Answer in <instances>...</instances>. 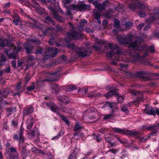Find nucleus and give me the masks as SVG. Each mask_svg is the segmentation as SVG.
Segmentation results:
<instances>
[{
  "mask_svg": "<svg viewBox=\"0 0 159 159\" xmlns=\"http://www.w3.org/2000/svg\"><path fill=\"white\" fill-rule=\"evenodd\" d=\"M133 37L131 34H127L122 36H119L117 39L118 42L123 45L130 44L129 47H131L129 49L125 50L124 52L126 55L131 58L132 61H135L140 58V55L136 52L139 48V45H141L143 41L142 39L138 38L134 41H132Z\"/></svg>",
  "mask_w": 159,
  "mask_h": 159,
  "instance_id": "obj_1",
  "label": "nucleus"
},
{
  "mask_svg": "<svg viewBox=\"0 0 159 159\" xmlns=\"http://www.w3.org/2000/svg\"><path fill=\"white\" fill-rule=\"evenodd\" d=\"M70 29L69 31L66 33L67 37L64 39V40L66 43H69L71 39L77 40L81 38V34L78 31H75L76 28L70 22H69Z\"/></svg>",
  "mask_w": 159,
  "mask_h": 159,
  "instance_id": "obj_2",
  "label": "nucleus"
},
{
  "mask_svg": "<svg viewBox=\"0 0 159 159\" xmlns=\"http://www.w3.org/2000/svg\"><path fill=\"white\" fill-rule=\"evenodd\" d=\"M126 75L128 78L133 77L134 78H139L143 81L151 80L152 78L151 76V74L148 72L140 71L135 73L131 74L125 71V72Z\"/></svg>",
  "mask_w": 159,
  "mask_h": 159,
  "instance_id": "obj_3",
  "label": "nucleus"
},
{
  "mask_svg": "<svg viewBox=\"0 0 159 159\" xmlns=\"http://www.w3.org/2000/svg\"><path fill=\"white\" fill-rule=\"evenodd\" d=\"M108 46L110 48L111 51L107 52V56L111 60H119V55L121 54V52L118 49L117 45L109 43Z\"/></svg>",
  "mask_w": 159,
  "mask_h": 159,
  "instance_id": "obj_4",
  "label": "nucleus"
},
{
  "mask_svg": "<svg viewBox=\"0 0 159 159\" xmlns=\"http://www.w3.org/2000/svg\"><path fill=\"white\" fill-rule=\"evenodd\" d=\"M139 45V48L138 50L140 51L141 54L143 55L141 56V57H144L148 54L149 52L153 53L154 52V47L153 45H151L150 46H148L145 45H143L142 46Z\"/></svg>",
  "mask_w": 159,
  "mask_h": 159,
  "instance_id": "obj_5",
  "label": "nucleus"
},
{
  "mask_svg": "<svg viewBox=\"0 0 159 159\" xmlns=\"http://www.w3.org/2000/svg\"><path fill=\"white\" fill-rule=\"evenodd\" d=\"M11 45L9 47H11V49L13 50L11 53L7 54V56L9 58L16 59L17 58V52L21 51L22 48L19 44H18L16 47L11 43Z\"/></svg>",
  "mask_w": 159,
  "mask_h": 159,
  "instance_id": "obj_6",
  "label": "nucleus"
},
{
  "mask_svg": "<svg viewBox=\"0 0 159 159\" xmlns=\"http://www.w3.org/2000/svg\"><path fill=\"white\" fill-rule=\"evenodd\" d=\"M103 108L106 109V108H109L112 111V113H114L116 112L118 109V106L117 104L115 102H106L103 105Z\"/></svg>",
  "mask_w": 159,
  "mask_h": 159,
  "instance_id": "obj_7",
  "label": "nucleus"
},
{
  "mask_svg": "<svg viewBox=\"0 0 159 159\" xmlns=\"http://www.w3.org/2000/svg\"><path fill=\"white\" fill-rule=\"evenodd\" d=\"M76 54L79 57H84L87 55H89L91 52L89 49H84L81 47L78 48L76 50Z\"/></svg>",
  "mask_w": 159,
  "mask_h": 159,
  "instance_id": "obj_8",
  "label": "nucleus"
},
{
  "mask_svg": "<svg viewBox=\"0 0 159 159\" xmlns=\"http://www.w3.org/2000/svg\"><path fill=\"white\" fill-rule=\"evenodd\" d=\"M91 7L90 4H85L82 2L80 4L73 5L72 8L73 9H78L79 11H82L86 10H89Z\"/></svg>",
  "mask_w": 159,
  "mask_h": 159,
  "instance_id": "obj_9",
  "label": "nucleus"
},
{
  "mask_svg": "<svg viewBox=\"0 0 159 159\" xmlns=\"http://www.w3.org/2000/svg\"><path fill=\"white\" fill-rule=\"evenodd\" d=\"M47 1L51 2V4L48 7L49 9V7H51L52 8L56 9L58 11L61 13L62 14H64V12L62 11L61 8L59 7L58 2L56 0H47Z\"/></svg>",
  "mask_w": 159,
  "mask_h": 159,
  "instance_id": "obj_10",
  "label": "nucleus"
},
{
  "mask_svg": "<svg viewBox=\"0 0 159 159\" xmlns=\"http://www.w3.org/2000/svg\"><path fill=\"white\" fill-rule=\"evenodd\" d=\"M49 10L50 11L51 13L53 15V17L55 19L60 22L64 21V19L62 18L61 16L56 12V10L57 11L56 9L50 7Z\"/></svg>",
  "mask_w": 159,
  "mask_h": 159,
  "instance_id": "obj_11",
  "label": "nucleus"
},
{
  "mask_svg": "<svg viewBox=\"0 0 159 159\" xmlns=\"http://www.w3.org/2000/svg\"><path fill=\"white\" fill-rule=\"evenodd\" d=\"M130 93L133 95L137 96V101L139 102L142 101L143 99V93H144L143 92L138 91L136 92L134 90L130 91Z\"/></svg>",
  "mask_w": 159,
  "mask_h": 159,
  "instance_id": "obj_12",
  "label": "nucleus"
},
{
  "mask_svg": "<svg viewBox=\"0 0 159 159\" xmlns=\"http://www.w3.org/2000/svg\"><path fill=\"white\" fill-rule=\"evenodd\" d=\"M33 118L30 115L28 117L26 122L27 129H30L33 126Z\"/></svg>",
  "mask_w": 159,
  "mask_h": 159,
  "instance_id": "obj_13",
  "label": "nucleus"
},
{
  "mask_svg": "<svg viewBox=\"0 0 159 159\" xmlns=\"http://www.w3.org/2000/svg\"><path fill=\"white\" fill-rule=\"evenodd\" d=\"M34 110V108L32 107L25 108L22 112L23 116H25L29 115L33 112Z\"/></svg>",
  "mask_w": 159,
  "mask_h": 159,
  "instance_id": "obj_14",
  "label": "nucleus"
},
{
  "mask_svg": "<svg viewBox=\"0 0 159 159\" xmlns=\"http://www.w3.org/2000/svg\"><path fill=\"white\" fill-rule=\"evenodd\" d=\"M11 45V43L7 39H0V47H3L5 46L9 47Z\"/></svg>",
  "mask_w": 159,
  "mask_h": 159,
  "instance_id": "obj_15",
  "label": "nucleus"
},
{
  "mask_svg": "<svg viewBox=\"0 0 159 159\" xmlns=\"http://www.w3.org/2000/svg\"><path fill=\"white\" fill-rule=\"evenodd\" d=\"M23 47L27 54H30L32 53L33 47L32 45L26 44L24 45Z\"/></svg>",
  "mask_w": 159,
  "mask_h": 159,
  "instance_id": "obj_16",
  "label": "nucleus"
},
{
  "mask_svg": "<svg viewBox=\"0 0 159 159\" xmlns=\"http://www.w3.org/2000/svg\"><path fill=\"white\" fill-rule=\"evenodd\" d=\"M47 106L50 107L51 110L54 112L58 113L59 111V109L56 105H52L51 103L47 102Z\"/></svg>",
  "mask_w": 159,
  "mask_h": 159,
  "instance_id": "obj_17",
  "label": "nucleus"
},
{
  "mask_svg": "<svg viewBox=\"0 0 159 159\" xmlns=\"http://www.w3.org/2000/svg\"><path fill=\"white\" fill-rule=\"evenodd\" d=\"M58 98L61 102L65 103L68 104L70 102V99L66 96L60 95L58 96Z\"/></svg>",
  "mask_w": 159,
  "mask_h": 159,
  "instance_id": "obj_18",
  "label": "nucleus"
},
{
  "mask_svg": "<svg viewBox=\"0 0 159 159\" xmlns=\"http://www.w3.org/2000/svg\"><path fill=\"white\" fill-rule=\"evenodd\" d=\"M6 110L7 112V116L8 117L12 114L13 112L16 111V108L10 107L6 108Z\"/></svg>",
  "mask_w": 159,
  "mask_h": 159,
  "instance_id": "obj_19",
  "label": "nucleus"
},
{
  "mask_svg": "<svg viewBox=\"0 0 159 159\" xmlns=\"http://www.w3.org/2000/svg\"><path fill=\"white\" fill-rule=\"evenodd\" d=\"M34 7L39 14H42L44 12V8L41 7L38 3H36Z\"/></svg>",
  "mask_w": 159,
  "mask_h": 159,
  "instance_id": "obj_20",
  "label": "nucleus"
},
{
  "mask_svg": "<svg viewBox=\"0 0 159 159\" xmlns=\"http://www.w3.org/2000/svg\"><path fill=\"white\" fill-rule=\"evenodd\" d=\"M113 131L116 133L124 134L125 133V129H121L120 128L115 127L112 129Z\"/></svg>",
  "mask_w": 159,
  "mask_h": 159,
  "instance_id": "obj_21",
  "label": "nucleus"
},
{
  "mask_svg": "<svg viewBox=\"0 0 159 159\" xmlns=\"http://www.w3.org/2000/svg\"><path fill=\"white\" fill-rule=\"evenodd\" d=\"M144 111L146 113L149 115H153L155 116L156 115L155 110L153 109H150L146 108L145 109Z\"/></svg>",
  "mask_w": 159,
  "mask_h": 159,
  "instance_id": "obj_22",
  "label": "nucleus"
},
{
  "mask_svg": "<svg viewBox=\"0 0 159 159\" xmlns=\"http://www.w3.org/2000/svg\"><path fill=\"white\" fill-rule=\"evenodd\" d=\"M125 134L127 135H129L131 136H134L138 135L139 132L136 131H132L129 130L127 129H125Z\"/></svg>",
  "mask_w": 159,
  "mask_h": 159,
  "instance_id": "obj_23",
  "label": "nucleus"
},
{
  "mask_svg": "<svg viewBox=\"0 0 159 159\" xmlns=\"http://www.w3.org/2000/svg\"><path fill=\"white\" fill-rule=\"evenodd\" d=\"M116 90H112L104 95V96L107 98L109 99L113 95L116 94Z\"/></svg>",
  "mask_w": 159,
  "mask_h": 159,
  "instance_id": "obj_24",
  "label": "nucleus"
},
{
  "mask_svg": "<svg viewBox=\"0 0 159 159\" xmlns=\"http://www.w3.org/2000/svg\"><path fill=\"white\" fill-rule=\"evenodd\" d=\"M43 26L42 25V27H40V28L39 30L42 32L44 35H45L47 33H50L53 28L51 26L50 27L46 28L45 30H43L42 29V28L43 27Z\"/></svg>",
  "mask_w": 159,
  "mask_h": 159,
  "instance_id": "obj_25",
  "label": "nucleus"
},
{
  "mask_svg": "<svg viewBox=\"0 0 159 159\" xmlns=\"http://www.w3.org/2000/svg\"><path fill=\"white\" fill-rule=\"evenodd\" d=\"M38 133L37 129L36 128H34L31 131V133L29 134V135L31 138H33L35 135H38Z\"/></svg>",
  "mask_w": 159,
  "mask_h": 159,
  "instance_id": "obj_26",
  "label": "nucleus"
},
{
  "mask_svg": "<svg viewBox=\"0 0 159 159\" xmlns=\"http://www.w3.org/2000/svg\"><path fill=\"white\" fill-rule=\"evenodd\" d=\"M9 91L7 88H5L2 92L1 97L3 98H6L9 94Z\"/></svg>",
  "mask_w": 159,
  "mask_h": 159,
  "instance_id": "obj_27",
  "label": "nucleus"
},
{
  "mask_svg": "<svg viewBox=\"0 0 159 159\" xmlns=\"http://www.w3.org/2000/svg\"><path fill=\"white\" fill-rule=\"evenodd\" d=\"M77 87L75 85L71 86L68 85L66 86L65 89L66 91H72L73 90L76 89Z\"/></svg>",
  "mask_w": 159,
  "mask_h": 159,
  "instance_id": "obj_28",
  "label": "nucleus"
},
{
  "mask_svg": "<svg viewBox=\"0 0 159 159\" xmlns=\"http://www.w3.org/2000/svg\"><path fill=\"white\" fill-rule=\"evenodd\" d=\"M73 5H75V4H73L71 5L70 7H67L66 10L67 13L66 14L67 15L70 16L71 15V11L73 10H75V9H73L72 7Z\"/></svg>",
  "mask_w": 159,
  "mask_h": 159,
  "instance_id": "obj_29",
  "label": "nucleus"
},
{
  "mask_svg": "<svg viewBox=\"0 0 159 159\" xmlns=\"http://www.w3.org/2000/svg\"><path fill=\"white\" fill-rule=\"evenodd\" d=\"M53 88V91L56 94L58 93L60 91V89L58 85H53L52 87Z\"/></svg>",
  "mask_w": 159,
  "mask_h": 159,
  "instance_id": "obj_30",
  "label": "nucleus"
},
{
  "mask_svg": "<svg viewBox=\"0 0 159 159\" xmlns=\"http://www.w3.org/2000/svg\"><path fill=\"white\" fill-rule=\"evenodd\" d=\"M137 5L136 2H134L129 5V9L133 11H134L137 8Z\"/></svg>",
  "mask_w": 159,
  "mask_h": 159,
  "instance_id": "obj_31",
  "label": "nucleus"
},
{
  "mask_svg": "<svg viewBox=\"0 0 159 159\" xmlns=\"http://www.w3.org/2000/svg\"><path fill=\"white\" fill-rule=\"evenodd\" d=\"M6 60L7 58L6 56L4 55L2 56L1 60H0V66L5 65Z\"/></svg>",
  "mask_w": 159,
  "mask_h": 159,
  "instance_id": "obj_32",
  "label": "nucleus"
},
{
  "mask_svg": "<svg viewBox=\"0 0 159 159\" xmlns=\"http://www.w3.org/2000/svg\"><path fill=\"white\" fill-rule=\"evenodd\" d=\"M82 128V127L80 125V123L79 122H77L75 124L74 128V131L75 132H77L80 130V129Z\"/></svg>",
  "mask_w": 159,
  "mask_h": 159,
  "instance_id": "obj_33",
  "label": "nucleus"
},
{
  "mask_svg": "<svg viewBox=\"0 0 159 159\" xmlns=\"http://www.w3.org/2000/svg\"><path fill=\"white\" fill-rule=\"evenodd\" d=\"M94 16L95 18L96 19L97 22L99 24H100L101 23V21L100 20V18L101 17V15L100 13H95L94 14Z\"/></svg>",
  "mask_w": 159,
  "mask_h": 159,
  "instance_id": "obj_34",
  "label": "nucleus"
},
{
  "mask_svg": "<svg viewBox=\"0 0 159 159\" xmlns=\"http://www.w3.org/2000/svg\"><path fill=\"white\" fill-rule=\"evenodd\" d=\"M67 47L71 49H74L76 51L78 48L77 46H75L74 44H69L67 45Z\"/></svg>",
  "mask_w": 159,
  "mask_h": 159,
  "instance_id": "obj_35",
  "label": "nucleus"
},
{
  "mask_svg": "<svg viewBox=\"0 0 159 159\" xmlns=\"http://www.w3.org/2000/svg\"><path fill=\"white\" fill-rule=\"evenodd\" d=\"M56 80L54 78L50 77H48L41 80L42 82H54Z\"/></svg>",
  "mask_w": 159,
  "mask_h": 159,
  "instance_id": "obj_36",
  "label": "nucleus"
},
{
  "mask_svg": "<svg viewBox=\"0 0 159 159\" xmlns=\"http://www.w3.org/2000/svg\"><path fill=\"white\" fill-rule=\"evenodd\" d=\"M87 20L84 19L82 20L81 21L80 24L81 25H82V26L78 27L79 29L80 30H83L84 29L83 27V26L84 25L83 24H85L87 23Z\"/></svg>",
  "mask_w": 159,
  "mask_h": 159,
  "instance_id": "obj_37",
  "label": "nucleus"
},
{
  "mask_svg": "<svg viewBox=\"0 0 159 159\" xmlns=\"http://www.w3.org/2000/svg\"><path fill=\"white\" fill-rule=\"evenodd\" d=\"M64 132L62 131H60L58 134L55 136L54 137L52 138V140L57 139L59 138L61 136L63 135L64 134Z\"/></svg>",
  "mask_w": 159,
  "mask_h": 159,
  "instance_id": "obj_38",
  "label": "nucleus"
},
{
  "mask_svg": "<svg viewBox=\"0 0 159 159\" xmlns=\"http://www.w3.org/2000/svg\"><path fill=\"white\" fill-rule=\"evenodd\" d=\"M45 20L48 22L51 23L52 25H55L54 21L51 19L50 17L49 16H46L45 17Z\"/></svg>",
  "mask_w": 159,
  "mask_h": 159,
  "instance_id": "obj_39",
  "label": "nucleus"
},
{
  "mask_svg": "<svg viewBox=\"0 0 159 159\" xmlns=\"http://www.w3.org/2000/svg\"><path fill=\"white\" fill-rule=\"evenodd\" d=\"M101 95V94L100 93L98 92V93H93L92 92V93H91V94H89V97H98Z\"/></svg>",
  "mask_w": 159,
  "mask_h": 159,
  "instance_id": "obj_40",
  "label": "nucleus"
},
{
  "mask_svg": "<svg viewBox=\"0 0 159 159\" xmlns=\"http://www.w3.org/2000/svg\"><path fill=\"white\" fill-rule=\"evenodd\" d=\"M124 98L121 95H118L117 98V100L118 102L122 103L123 102Z\"/></svg>",
  "mask_w": 159,
  "mask_h": 159,
  "instance_id": "obj_41",
  "label": "nucleus"
},
{
  "mask_svg": "<svg viewBox=\"0 0 159 159\" xmlns=\"http://www.w3.org/2000/svg\"><path fill=\"white\" fill-rule=\"evenodd\" d=\"M137 5L139 8L142 9H144L146 8V6L144 3L141 2H139L137 3Z\"/></svg>",
  "mask_w": 159,
  "mask_h": 159,
  "instance_id": "obj_42",
  "label": "nucleus"
},
{
  "mask_svg": "<svg viewBox=\"0 0 159 159\" xmlns=\"http://www.w3.org/2000/svg\"><path fill=\"white\" fill-rule=\"evenodd\" d=\"M95 7L99 10H102L104 8V7L103 5L101 4L98 3V4L95 5Z\"/></svg>",
  "mask_w": 159,
  "mask_h": 159,
  "instance_id": "obj_43",
  "label": "nucleus"
},
{
  "mask_svg": "<svg viewBox=\"0 0 159 159\" xmlns=\"http://www.w3.org/2000/svg\"><path fill=\"white\" fill-rule=\"evenodd\" d=\"M133 25V23L131 21L126 22L125 24V25L126 28H128L132 27Z\"/></svg>",
  "mask_w": 159,
  "mask_h": 159,
  "instance_id": "obj_44",
  "label": "nucleus"
},
{
  "mask_svg": "<svg viewBox=\"0 0 159 159\" xmlns=\"http://www.w3.org/2000/svg\"><path fill=\"white\" fill-rule=\"evenodd\" d=\"M114 113H111L108 115H106L104 116L103 119L104 120H107L111 118L114 115Z\"/></svg>",
  "mask_w": 159,
  "mask_h": 159,
  "instance_id": "obj_45",
  "label": "nucleus"
},
{
  "mask_svg": "<svg viewBox=\"0 0 159 159\" xmlns=\"http://www.w3.org/2000/svg\"><path fill=\"white\" fill-rule=\"evenodd\" d=\"M18 156L19 153L18 152H16L13 156H10L9 159H18Z\"/></svg>",
  "mask_w": 159,
  "mask_h": 159,
  "instance_id": "obj_46",
  "label": "nucleus"
},
{
  "mask_svg": "<svg viewBox=\"0 0 159 159\" xmlns=\"http://www.w3.org/2000/svg\"><path fill=\"white\" fill-rule=\"evenodd\" d=\"M114 20L115 23L114 27H115L119 28L120 26L119 20L116 19H114Z\"/></svg>",
  "mask_w": 159,
  "mask_h": 159,
  "instance_id": "obj_47",
  "label": "nucleus"
},
{
  "mask_svg": "<svg viewBox=\"0 0 159 159\" xmlns=\"http://www.w3.org/2000/svg\"><path fill=\"white\" fill-rule=\"evenodd\" d=\"M158 129V126L157 125H155L153 126H150L148 127V130H156Z\"/></svg>",
  "mask_w": 159,
  "mask_h": 159,
  "instance_id": "obj_48",
  "label": "nucleus"
},
{
  "mask_svg": "<svg viewBox=\"0 0 159 159\" xmlns=\"http://www.w3.org/2000/svg\"><path fill=\"white\" fill-rule=\"evenodd\" d=\"M121 111L126 114H128L129 113L128 108L125 106H123L122 107Z\"/></svg>",
  "mask_w": 159,
  "mask_h": 159,
  "instance_id": "obj_49",
  "label": "nucleus"
},
{
  "mask_svg": "<svg viewBox=\"0 0 159 159\" xmlns=\"http://www.w3.org/2000/svg\"><path fill=\"white\" fill-rule=\"evenodd\" d=\"M76 156L77 154H75L74 153L71 152V153L68 158V159H77Z\"/></svg>",
  "mask_w": 159,
  "mask_h": 159,
  "instance_id": "obj_50",
  "label": "nucleus"
},
{
  "mask_svg": "<svg viewBox=\"0 0 159 159\" xmlns=\"http://www.w3.org/2000/svg\"><path fill=\"white\" fill-rule=\"evenodd\" d=\"M138 15V16L141 18L144 17L146 16V14L145 12L141 11H139Z\"/></svg>",
  "mask_w": 159,
  "mask_h": 159,
  "instance_id": "obj_51",
  "label": "nucleus"
},
{
  "mask_svg": "<svg viewBox=\"0 0 159 159\" xmlns=\"http://www.w3.org/2000/svg\"><path fill=\"white\" fill-rule=\"evenodd\" d=\"M58 51L57 48H55L54 50L52 51V57H55L57 54Z\"/></svg>",
  "mask_w": 159,
  "mask_h": 159,
  "instance_id": "obj_52",
  "label": "nucleus"
},
{
  "mask_svg": "<svg viewBox=\"0 0 159 159\" xmlns=\"http://www.w3.org/2000/svg\"><path fill=\"white\" fill-rule=\"evenodd\" d=\"M56 29L59 32H63V31L61 26L57 24L56 27Z\"/></svg>",
  "mask_w": 159,
  "mask_h": 159,
  "instance_id": "obj_53",
  "label": "nucleus"
},
{
  "mask_svg": "<svg viewBox=\"0 0 159 159\" xmlns=\"http://www.w3.org/2000/svg\"><path fill=\"white\" fill-rule=\"evenodd\" d=\"M31 20L33 22L35 25H38L39 27H42V24L40 23H39L38 21H36L34 19H32Z\"/></svg>",
  "mask_w": 159,
  "mask_h": 159,
  "instance_id": "obj_54",
  "label": "nucleus"
},
{
  "mask_svg": "<svg viewBox=\"0 0 159 159\" xmlns=\"http://www.w3.org/2000/svg\"><path fill=\"white\" fill-rule=\"evenodd\" d=\"M93 47L97 50H100L102 48L101 46L99 44L94 45Z\"/></svg>",
  "mask_w": 159,
  "mask_h": 159,
  "instance_id": "obj_55",
  "label": "nucleus"
},
{
  "mask_svg": "<svg viewBox=\"0 0 159 159\" xmlns=\"http://www.w3.org/2000/svg\"><path fill=\"white\" fill-rule=\"evenodd\" d=\"M104 139L106 142L108 143L111 142L112 139V138L110 137H104Z\"/></svg>",
  "mask_w": 159,
  "mask_h": 159,
  "instance_id": "obj_56",
  "label": "nucleus"
},
{
  "mask_svg": "<svg viewBox=\"0 0 159 159\" xmlns=\"http://www.w3.org/2000/svg\"><path fill=\"white\" fill-rule=\"evenodd\" d=\"M109 144L107 146V147L108 148H112L113 147L115 146H116V144L115 143H111L110 142L109 143Z\"/></svg>",
  "mask_w": 159,
  "mask_h": 159,
  "instance_id": "obj_57",
  "label": "nucleus"
},
{
  "mask_svg": "<svg viewBox=\"0 0 159 159\" xmlns=\"http://www.w3.org/2000/svg\"><path fill=\"white\" fill-rule=\"evenodd\" d=\"M88 91V89L87 88H84V89H79V92L80 93H82L83 94L86 93Z\"/></svg>",
  "mask_w": 159,
  "mask_h": 159,
  "instance_id": "obj_58",
  "label": "nucleus"
},
{
  "mask_svg": "<svg viewBox=\"0 0 159 159\" xmlns=\"http://www.w3.org/2000/svg\"><path fill=\"white\" fill-rule=\"evenodd\" d=\"M122 68V69L124 70L123 69L124 68L125 69H128V65L127 64H124L123 63H120L119 65Z\"/></svg>",
  "mask_w": 159,
  "mask_h": 159,
  "instance_id": "obj_59",
  "label": "nucleus"
},
{
  "mask_svg": "<svg viewBox=\"0 0 159 159\" xmlns=\"http://www.w3.org/2000/svg\"><path fill=\"white\" fill-rule=\"evenodd\" d=\"M20 21V18L18 17L16 19H14L13 21V22L16 25H17L18 24L19 22Z\"/></svg>",
  "mask_w": 159,
  "mask_h": 159,
  "instance_id": "obj_60",
  "label": "nucleus"
},
{
  "mask_svg": "<svg viewBox=\"0 0 159 159\" xmlns=\"http://www.w3.org/2000/svg\"><path fill=\"white\" fill-rule=\"evenodd\" d=\"M118 152V151L116 149H111L110 150H108V151L107 152H111L112 153L114 154L115 155L117 152Z\"/></svg>",
  "mask_w": 159,
  "mask_h": 159,
  "instance_id": "obj_61",
  "label": "nucleus"
},
{
  "mask_svg": "<svg viewBox=\"0 0 159 159\" xmlns=\"http://www.w3.org/2000/svg\"><path fill=\"white\" fill-rule=\"evenodd\" d=\"M79 149L76 147H75L74 149L72 151L73 152H72L73 153H74L75 154L77 155V153L79 152Z\"/></svg>",
  "mask_w": 159,
  "mask_h": 159,
  "instance_id": "obj_62",
  "label": "nucleus"
},
{
  "mask_svg": "<svg viewBox=\"0 0 159 159\" xmlns=\"http://www.w3.org/2000/svg\"><path fill=\"white\" fill-rule=\"evenodd\" d=\"M35 88V86L34 85H32L29 87H27V90L28 91H31L34 89Z\"/></svg>",
  "mask_w": 159,
  "mask_h": 159,
  "instance_id": "obj_63",
  "label": "nucleus"
},
{
  "mask_svg": "<svg viewBox=\"0 0 159 159\" xmlns=\"http://www.w3.org/2000/svg\"><path fill=\"white\" fill-rule=\"evenodd\" d=\"M112 15L111 13L109 12H106L105 14V16L106 17L109 19L112 16Z\"/></svg>",
  "mask_w": 159,
  "mask_h": 159,
  "instance_id": "obj_64",
  "label": "nucleus"
}]
</instances>
